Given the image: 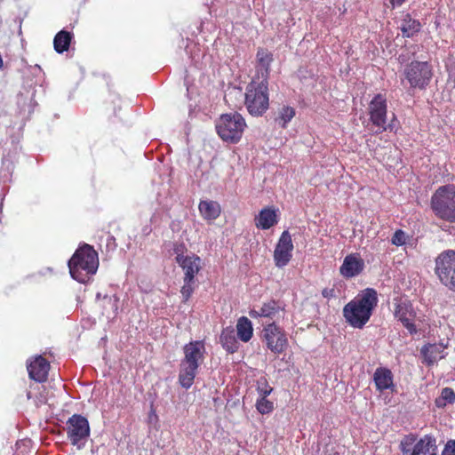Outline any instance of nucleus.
<instances>
[{
    "label": "nucleus",
    "mask_w": 455,
    "mask_h": 455,
    "mask_svg": "<svg viewBox=\"0 0 455 455\" xmlns=\"http://www.w3.org/2000/svg\"><path fill=\"white\" fill-rule=\"evenodd\" d=\"M399 448L403 455H438L436 439L431 435H425L418 441L416 435H406Z\"/></svg>",
    "instance_id": "obj_9"
},
{
    "label": "nucleus",
    "mask_w": 455,
    "mask_h": 455,
    "mask_svg": "<svg viewBox=\"0 0 455 455\" xmlns=\"http://www.w3.org/2000/svg\"><path fill=\"white\" fill-rule=\"evenodd\" d=\"M421 24L419 21L412 19L409 13L403 16L400 28L404 37H412L419 32Z\"/></svg>",
    "instance_id": "obj_24"
},
{
    "label": "nucleus",
    "mask_w": 455,
    "mask_h": 455,
    "mask_svg": "<svg viewBox=\"0 0 455 455\" xmlns=\"http://www.w3.org/2000/svg\"><path fill=\"white\" fill-rule=\"evenodd\" d=\"M113 307H114V316L116 315V313H117V300H115L113 303Z\"/></svg>",
    "instance_id": "obj_37"
},
{
    "label": "nucleus",
    "mask_w": 455,
    "mask_h": 455,
    "mask_svg": "<svg viewBox=\"0 0 455 455\" xmlns=\"http://www.w3.org/2000/svg\"><path fill=\"white\" fill-rule=\"evenodd\" d=\"M256 389L258 394L259 395V397H267L273 391V388L269 386L265 377H261L259 379H257Z\"/></svg>",
    "instance_id": "obj_31"
},
{
    "label": "nucleus",
    "mask_w": 455,
    "mask_h": 455,
    "mask_svg": "<svg viewBox=\"0 0 455 455\" xmlns=\"http://www.w3.org/2000/svg\"><path fill=\"white\" fill-rule=\"evenodd\" d=\"M256 409L261 414H268L274 410L273 402L267 399V397H259L256 402Z\"/></svg>",
    "instance_id": "obj_30"
},
{
    "label": "nucleus",
    "mask_w": 455,
    "mask_h": 455,
    "mask_svg": "<svg viewBox=\"0 0 455 455\" xmlns=\"http://www.w3.org/2000/svg\"><path fill=\"white\" fill-rule=\"evenodd\" d=\"M244 105L252 116H261L269 108L268 81L252 80L246 87Z\"/></svg>",
    "instance_id": "obj_5"
},
{
    "label": "nucleus",
    "mask_w": 455,
    "mask_h": 455,
    "mask_svg": "<svg viewBox=\"0 0 455 455\" xmlns=\"http://www.w3.org/2000/svg\"><path fill=\"white\" fill-rule=\"evenodd\" d=\"M445 347L442 343L426 344L420 349L423 363L427 366L434 365L438 360L445 356Z\"/></svg>",
    "instance_id": "obj_19"
},
{
    "label": "nucleus",
    "mask_w": 455,
    "mask_h": 455,
    "mask_svg": "<svg viewBox=\"0 0 455 455\" xmlns=\"http://www.w3.org/2000/svg\"><path fill=\"white\" fill-rule=\"evenodd\" d=\"M98 267V252L88 243H84L79 246L68 260V268L71 276L82 283H84L90 275H94Z\"/></svg>",
    "instance_id": "obj_3"
},
{
    "label": "nucleus",
    "mask_w": 455,
    "mask_h": 455,
    "mask_svg": "<svg viewBox=\"0 0 455 455\" xmlns=\"http://www.w3.org/2000/svg\"><path fill=\"white\" fill-rule=\"evenodd\" d=\"M406 238L405 232L402 229H397L392 236L391 243L395 246H402L405 244Z\"/></svg>",
    "instance_id": "obj_32"
},
{
    "label": "nucleus",
    "mask_w": 455,
    "mask_h": 455,
    "mask_svg": "<svg viewBox=\"0 0 455 455\" xmlns=\"http://www.w3.org/2000/svg\"><path fill=\"white\" fill-rule=\"evenodd\" d=\"M449 79L452 80L455 86V67H451L449 70Z\"/></svg>",
    "instance_id": "obj_36"
},
{
    "label": "nucleus",
    "mask_w": 455,
    "mask_h": 455,
    "mask_svg": "<svg viewBox=\"0 0 455 455\" xmlns=\"http://www.w3.org/2000/svg\"><path fill=\"white\" fill-rule=\"evenodd\" d=\"M283 310V307H281L278 301L270 299L263 303L259 309L250 310L249 315L251 318L265 317L272 320Z\"/></svg>",
    "instance_id": "obj_21"
},
{
    "label": "nucleus",
    "mask_w": 455,
    "mask_h": 455,
    "mask_svg": "<svg viewBox=\"0 0 455 455\" xmlns=\"http://www.w3.org/2000/svg\"><path fill=\"white\" fill-rule=\"evenodd\" d=\"M379 302L378 292L373 288L361 291L343 307L346 322L354 328L362 329L370 320Z\"/></svg>",
    "instance_id": "obj_1"
},
{
    "label": "nucleus",
    "mask_w": 455,
    "mask_h": 455,
    "mask_svg": "<svg viewBox=\"0 0 455 455\" xmlns=\"http://www.w3.org/2000/svg\"><path fill=\"white\" fill-rule=\"evenodd\" d=\"M322 295L326 298V299H331L332 297H334L335 295V291L333 288H324L323 291H322Z\"/></svg>",
    "instance_id": "obj_34"
},
{
    "label": "nucleus",
    "mask_w": 455,
    "mask_h": 455,
    "mask_svg": "<svg viewBox=\"0 0 455 455\" xmlns=\"http://www.w3.org/2000/svg\"><path fill=\"white\" fill-rule=\"evenodd\" d=\"M262 341L267 347L275 355L283 354L288 347L289 342L285 331L275 323L264 326Z\"/></svg>",
    "instance_id": "obj_13"
},
{
    "label": "nucleus",
    "mask_w": 455,
    "mask_h": 455,
    "mask_svg": "<svg viewBox=\"0 0 455 455\" xmlns=\"http://www.w3.org/2000/svg\"><path fill=\"white\" fill-rule=\"evenodd\" d=\"M245 125V121L240 114H224L218 121L216 130L224 141L236 143L240 140Z\"/></svg>",
    "instance_id": "obj_10"
},
{
    "label": "nucleus",
    "mask_w": 455,
    "mask_h": 455,
    "mask_svg": "<svg viewBox=\"0 0 455 455\" xmlns=\"http://www.w3.org/2000/svg\"><path fill=\"white\" fill-rule=\"evenodd\" d=\"M185 250L184 244H180L174 249L176 261L184 272V283L180 289L183 302H187L193 294L196 287V276L202 268L200 257L196 254L184 256Z\"/></svg>",
    "instance_id": "obj_4"
},
{
    "label": "nucleus",
    "mask_w": 455,
    "mask_h": 455,
    "mask_svg": "<svg viewBox=\"0 0 455 455\" xmlns=\"http://www.w3.org/2000/svg\"><path fill=\"white\" fill-rule=\"evenodd\" d=\"M108 300L109 303H111V301H112L111 298H108Z\"/></svg>",
    "instance_id": "obj_38"
},
{
    "label": "nucleus",
    "mask_w": 455,
    "mask_h": 455,
    "mask_svg": "<svg viewBox=\"0 0 455 455\" xmlns=\"http://www.w3.org/2000/svg\"><path fill=\"white\" fill-rule=\"evenodd\" d=\"M184 357L180 364L179 383L188 389L193 384L198 368L204 360L205 346L202 340L190 341L183 347Z\"/></svg>",
    "instance_id": "obj_2"
},
{
    "label": "nucleus",
    "mask_w": 455,
    "mask_h": 455,
    "mask_svg": "<svg viewBox=\"0 0 455 455\" xmlns=\"http://www.w3.org/2000/svg\"><path fill=\"white\" fill-rule=\"evenodd\" d=\"M72 35L70 32L61 30L58 32L53 40L54 50L58 53L68 51L71 43Z\"/></svg>",
    "instance_id": "obj_27"
},
{
    "label": "nucleus",
    "mask_w": 455,
    "mask_h": 455,
    "mask_svg": "<svg viewBox=\"0 0 455 455\" xmlns=\"http://www.w3.org/2000/svg\"><path fill=\"white\" fill-rule=\"evenodd\" d=\"M442 455H455V440H449L446 443Z\"/></svg>",
    "instance_id": "obj_33"
},
{
    "label": "nucleus",
    "mask_w": 455,
    "mask_h": 455,
    "mask_svg": "<svg viewBox=\"0 0 455 455\" xmlns=\"http://www.w3.org/2000/svg\"><path fill=\"white\" fill-rule=\"evenodd\" d=\"M395 317L400 321L403 326L413 335L418 332L416 324L414 323L416 318V312L410 301L399 300L395 304Z\"/></svg>",
    "instance_id": "obj_15"
},
{
    "label": "nucleus",
    "mask_w": 455,
    "mask_h": 455,
    "mask_svg": "<svg viewBox=\"0 0 455 455\" xmlns=\"http://www.w3.org/2000/svg\"><path fill=\"white\" fill-rule=\"evenodd\" d=\"M256 58L259 66L264 70V73H262V79L266 78L267 80L270 65L273 61V54L267 49L259 48L257 52Z\"/></svg>",
    "instance_id": "obj_26"
},
{
    "label": "nucleus",
    "mask_w": 455,
    "mask_h": 455,
    "mask_svg": "<svg viewBox=\"0 0 455 455\" xmlns=\"http://www.w3.org/2000/svg\"><path fill=\"white\" fill-rule=\"evenodd\" d=\"M296 111L292 107L290 106H283L278 109L277 116L275 118V122L279 125V127L284 129L287 127V124L291 121V119L295 116Z\"/></svg>",
    "instance_id": "obj_28"
},
{
    "label": "nucleus",
    "mask_w": 455,
    "mask_h": 455,
    "mask_svg": "<svg viewBox=\"0 0 455 455\" xmlns=\"http://www.w3.org/2000/svg\"><path fill=\"white\" fill-rule=\"evenodd\" d=\"M403 76L411 89L424 91L430 84L434 72L429 62L413 60L405 66Z\"/></svg>",
    "instance_id": "obj_8"
},
{
    "label": "nucleus",
    "mask_w": 455,
    "mask_h": 455,
    "mask_svg": "<svg viewBox=\"0 0 455 455\" xmlns=\"http://www.w3.org/2000/svg\"><path fill=\"white\" fill-rule=\"evenodd\" d=\"M435 275L448 291L455 292V251H442L435 259Z\"/></svg>",
    "instance_id": "obj_7"
},
{
    "label": "nucleus",
    "mask_w": 455,
    "mask_h": 455,
    "mask_svg": "<svg viewBox=\"0 0 455 455\" xmlns=\"http://www.w3.org/2000/svg\"><path fill=\"white\" fill-rule=\"evenodd\" d=\"M66 433L73 446L84 448L91 433L88 419L80 414L72 415L66 422Z\"/></svg>",
    "instance_id": "obj_11"
},
{
    "label": "nucleus",
    "mask_w": 455,
    "mask_h": 455,
    "mask_svg": "<svg viewBox=\"0 0 455 455\" xmlns=\"http://www.w3.org/2000/svg\"><path fill=\"white\" fill-rule=\"evenodd\" d=\"M220 342L229 354H234L238 350L239 343L236 339L235 330L232 327L223 329L220 336Z\"/></svg>",
    "instance_id": "obj_22"
},
{
    "label": "nucleus",
    "mask_w": 455,
    "mask_h": 455,
    "mask_svg": "<svg viewBox=\"0 0 455 455\" xmlns=\"http://www.w3.org/2000/svg\"><path fill=\"white\" fill-rule=\"evenodd\" d=\"M368 109L370 121L377 128L374 132L376 134L392 131V125L387 124V105L383 94H376L370 101Z\"/></svg>",
    "instance_id": "obj_12"
},
{
    "label": "nucleus",
    "mask_w": 455,
    "mask_h": 455,
    "mask_svg": "<svg viewBox=\"0 0 455 455\" xmlns=\"http://www.w3.org/2000/svg\"><path fill=\"white\" fill-rule=\"evenodd\" d=\"M455 401V392L451 387H444L442 390L440 397L435 399V404L439 408L446 406L448 403H453Z\"/></svg>",
    "instance_id": "obj_29"
},
{
    "label": "nucleus",
    "mask_w": 455,
    "mask_h": 455,
    "mask_svg": "<svg viewBox=\"0 0 455 455\" xmlns=\"http://www.w3.org/2000/svg\"><path fill=\"white\" fill-rule=\"evenodd\" d=\"M27 370L31 379L43 383L47 380L50 363L42 355H36L28 360Z\"/></svg>",
    "instance_id": "obj_16"
},
{
    "label": "nucleus",
    "mask_w": 455,
    "mask_h": 455,
    "mask_svg": "<svg viewBox=\"0 0 455 455\" xmlns=\"http://www.w3.org/2000/svg\"><path fill=\"white\" fill-rule=\"evenodd\" d=\"M236 330L237 336L243 342H248L252 338V324L251 322L246 316H242L238 319Z\"/></svg>",
    "instance_id": "obj_25"
},
{
    "label": "nucleus",
    "mask_w": 455,
    "mask_h": 455,
    "mask_svg": "<svg viewBox=\"0 0 455 455\" xmlns=\"http://www.w3.org/2000/svg\"><path fill=\"white\" fill-rule=\"evenodd\" d=\"M278 210L274 206H268L261 209L259 214L254 218L256 228L259 229H269L278 223Z\"/></svg>",
    "instance_id": "obj_18"
},
{
    "label": "nucleus",
    "mask_w": 455,
    "mask_h": 455,
    "mask_svg": "<svg viewBox=\"0 0 455 455\" xmlns=\"http://www.w3.org/2000/svg\"><path fill=\"white\" fill-rule=\"evenodd\" d=\"M431 208L438 219L455 223V185L439 187L431 197Z\"/></svg>",
    "instance_id": "obj_6"
},
{
    "label": "nucleus",
    "mask_w": 455,
    "mask_h": 455,
    "mask_svg": "<svg viewBox=\"0 0 455 455\" xmlns=\"http://www.w3.org/2000/svg\"><path fill=\"white\" fill-rule=\"evenodd\" d=\"M198 209L200 214L204 220H214L220 215V205L212 200H202L199 203Z\"/></svg>",
    "instance_id": "obj_23"
},
{
    "label": "nucleus",
    "mask_w": 455,
    "mask_h": 455,
    "mask_svg": "<svg viewBox=\"0 0 455 455\" xmlns=\"http://www.w3.org/2000/svg\"><path fill=\"white\" fill-rule=\"evenodd\" d=\"M293 243L291 235L288 230H284L275 245L274 251V261L277 267H283L291 261L292 258Z\"/></svg>",
    "instance_id": "obj_14"
},
{
    "label": "nucleus",
    "mask_w": 455,
    "mask_h": 455,
    "mask_svg": "<svg viewBox=\"0 0 455 455\" xmlns=\"http://www.w3.org/2000/svg\"><path fill=\"white\" fill-rule=\"evenodd\" d=\"M373 381L376 389L379 392H383L387 389H393L394 385V375L388 368L378 367L373 374Z\"/></svg>",
    "instance_id": "obj_20"
},
{
    "label": "nucleus",
    "mask_w": 455,
    "mask_h": 455,
    "mask_svg": "<svg viewBox=\"0 0 455 455\" xmlns=\"http://www.w3.org/2000/svg\"><path fill=\"white\" fill-rule=\"evenodd\" d=\"M364 261L359 253L347 255L339 267V274L347 279L360 275L364 269Z\"/></svg>",
    "instance_id": "obj_17"
},
{
    "label": "nucleus",
    "mask_w": 455,
    "mask_h": 455,
    "mask_svg": "<svg viewBox=\"0 0 455 455\" xmlns=\"http://www.w3.org/2000/svg\"><path fill=\"white\" fill-rule=\"evenodd\" d=\"M407 0H389L391 5L393 8L396 6H401L403 3H405Z\"/></svg>",
    "instance_id": "obj_35"
}]
</instances>
